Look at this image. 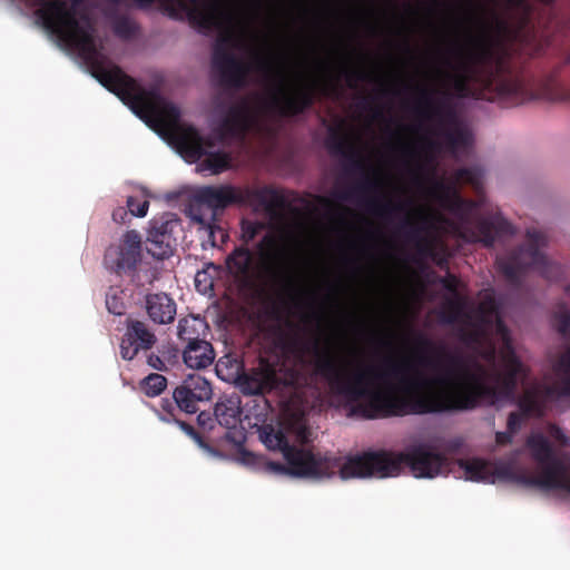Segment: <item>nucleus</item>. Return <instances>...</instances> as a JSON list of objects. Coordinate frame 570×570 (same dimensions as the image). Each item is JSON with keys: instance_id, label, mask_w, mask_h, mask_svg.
I'll return each mask as SVG.
<instances>
[{"instance_id": "obj_1", "label": "nucleus", "mask_w": 570, "mask_h": 570, "mask_svg": "<svg viewBox=\"0 0 570 570\" xmlns=\"http://www.w3.org/2000/svg\"><path fill=\"white\" fill-rule=\"evenodd\" d=\"M505 341L501 354V368L491 372L474 361V373L468 371L466 358L458 351H450L444 343H435L421 332H413L421 351L434 357H422V363L444 372L430 381L409 380L407 363L385 360L382 366L347 370L340 365L327 350L313 344L297 343L299 362L312 355V374L323 380L328 394L338 400L352 416L379 420L409 414H433L472 411L482 405L494 406L514 401L518 386L528 377V371L509 344V330L497 316L493 330Z\"/></svg>"}, {"instance_id": "obj_2", "label": "nucleus", "mask_w": 570, "mask_h": 570, "mask_svg": "<svg viewBox=\"0 0 570 570\" xmlns=\"http://www.w3.org/2000/svg\"><path fill=\"white\" fill-rule=\"evenodd\" d=\"M453 52L459 61L455 66L446 63L452 71L442 73L445 88L438 91L439 97L433 98L426 89L420 91V101L424 105L421 115L438 122L451 153L471 144V134L459 124L454 98L517 106L537 99L554 100L559 96L557 73L538 82L525 81L514 72L509 51L494 48L489 40L480 41L476 49L469 52L455 46Z\"/></svg>"}, {"instance_id": "obj_3", "label": "nucleus", "mask_w": 570, "mask_h": 570, "mask_svg": "<svg viewBox=\"0 0 570 570\" xmlns=\"http://www.w3.org/2000/svg\"><path fill=\"white\" fill-rule=\"evenodd\" d=\"M115 95L156 130L168 135L190 158L198 160L205 156L203 166L213 174H220L229 167L230 157L225 151L206 153V141L199 131L180 122V110L166 100L157 89H146L134 78Z\"/></svg>"}, {"instance_id": "obj_4", "label": "nucleus", "mask_w": 570, "mask_h": 570, "mask_svg": "<svg viewBox=\"0 0 570 570\" xmlns=\"http://www.w3.org/2000/svg\"><path fill=\"white\" fill-rule=\"evenodd\" d=\"M26 2L37 8L36 17L46 30L78 50L89 66L91 75L110 92L116 94L122 86L130 83V76L118 66L106 61V57L97 45L95 24L87 14L77 19L76 11L63 0H26Z\"/></svg>"}, {"instance_id": "obj_5", "label": "nucleus", "mask_w": 570, "mask_h": 570, "mask_svg": "<svg viewBox=\"0 0 570 570\" xmlns=\"http://www.w3.org/2000/svg\"><path fill=\"white\" fill-rule=\"evenodd\" d=\"M538 474H529L519 464L520 449L511 451L494 464L497 478L546 491L558 490L570 493V454L558 452L542 433H531L525 440Z\"/></svg>"}, {"instance_id": "obj_6", "label": "nucleus", "mask_w": 570, "mask_h": 570, "mask_svg": "<svg viewBox=\"0 0 570 570\" xmlns=\"http://www.w3.org/2000/svg\"><path fill=\"white\" fill-rule=\"evenodd\" d=\"M403 466H407L415 478L432 479L449 471V459L426 443L410 445L399 453L368 451L345 460L342 479L395 476Z\"/></svg>"}, {"instance_id": "obj_7", "label": "nucleus", "mask_w": 570, "mask_h": 570, "mask_svg": "<svg viewBox=\"0 0 570 570\" xmlns=\"http://www.w3.org/2000/svg\"><path fill=\"white\" fill-rule=\"evenodd\" d=\"M255 199L272 216L291 208V202L283 190L265 186L258 189H242L232 185L203 186L197 188L189 204L190 218L208 232L212 246H216L215 234L224 240L227 233L216 225L217 210L232 205H243Z\"/></svg>"}, {"instance_id": "obj_8", "label": "nucleus", "mask_w": 570, "mask_h": 570, "mask_svg": "<svg viewBox=\"0 0 570 570\" xmlns=\"http://www.w3.org/2000/svg\"><path fill=\"white\" fill-rule=\"evenodd\" d=\"M429 195L441 208L460 220V224L453 228L458 237L466 243H481L485 247H492L497 238L512 236L515 233L513 225L501 213L480 217L476 219L474 227L469 226L471 213L476 204L473 200L462 198L452 184L434 180L429 189Z\"/></svg>"}, {"instance_id": "obj_9", "label": "nucleus", "mask_w": 570, "mask_h": 570, "mask_svg": "<svg viewBox=\"0 0 570 570\" xmlns=\"http://www.w3.org/2000/svg\"><path fill=\"white\" fill-rule=\"evenodd\" d=\"M264 227V224L261 222L243 219L239 237L242 244L235 246L225 258L226 272L240 294H249L256 291L257 281L276 286L283 292L289 293L295 288L296 282L294 277L281 268H272L264 264L263 271H257L255 254L248 245Z\"/></svg>"}, {"instance_id": "obj_10", "label": "nucleus", "mask_w": 570, "mask_h": 570, "mask_svg": "<svg viewBox=\"0 0 570 570\" xmlns=\"http://www.w3.org/2000/svg\"><path fill=\"white\" fill-rule=\"evenodd\" d=\"M284 59L275 60L271 56L255 55V68L267 80L277 79V86L269 92L265 108L279 117L292 118L304 114L315 104L318 94L331 96L336 91L332 81H305L295 86L284 85Z\"/></svg>"}, {"instance_id": "obj_11", "label": "nucleus", "mask_w": 570, "mask_h": 570, "mask_svg": "<svg viewBox=\"0 0 570 570\" xmlns=\"http://www.w3.org/2000/svg\"><path fill=\"white\" fill-rule=\"evenodd\" d=\"M142 239L135 230H127L118 242L110 244L104 255V265L107 271L119 276L129 277L132 285L142 287L153 284L155 274L142 268Z\"/></svg>"}, {"instance_id": "obj_12", "label": "nucleus", "mask_w": 570, "mask_h": 570, "mask_svg": "<svg viewBox=\"0 0 570 570\" xmlns=\"http://www.w3.org/2000/svg\"><path fill=\"white\" fill-rule=\"evenodd\" d=\"M286 464L269 462L268 469L277 474H288L297 478L321 480L331 478L336 473L342 478L345 462L341 456L330 452L315 453L308 449H287L282 452Z\"/></svg>"}, {"instance_id": "obj_13", "label": "nucleus", "mask_w": 570, "mask_h": 570, "mask_svg": "<svg viewBox=\"0 0 570 570\" xmlns=\"http://www.w3.org/2000/svg\"><path fill=\"white\" fill-rule=\"evenodd\" d=\"M225 0H137L141 9H150L159 3L171 18L185 13L189 21L202 32L208 33L220 27L225 16L223 2Z\"/></svg>"}, {"instance_id": "obj_14", "label": "nucleus", "mask_w": 570, "mask_h": 570, "mask_svg": "<svg viewBox=\"0 0 570 570\" xmlns=\"http://www.w3.org/2000/svg\"><path fill=\"white\" fill-rule=\"evenodd\" d=\"M547 244L544 233L538 229L527 230V243L519 246L504 257L497 259V267L504 278L512 285H519L523 273L528 268H543L548 264L547 256L541 248Z\"/></svg>"}, {"instance_id": "obj_15", "label": "nucleus", "mask_w": 570, "mask_h": 570, "mask_svg": "<svg viewBox=\"0 0 570 570\" xmlns=\"http://www.w3.org/2000/svg\"><path fill=\"white\" fill-rule=\"evenodd\" d=\"M234 43L235 35L230 30L217 37L213 48L212 67L223 87L242 89L246 85L249 69L233 53Z\"/></svg>"}, {"instance_id": "obj_16", "label": "nucleus", "mask_w": 570, "mask_h": 570, "mask_svg": "<svg viewBox=\"0 0 570 570\" xmlns=\"http://www.w3.org/2000/svg\"><path fill=\"white\" fill-rule=\"evenodd\" d=\"M236 382L244 395L264 396L279 386L281 379L268 361L259 358L258 365L244 371Z\"/></svg>"}, {"instance_id": "obj_17", "label": "nucleus", "mask_w": 570, "mask_h": 570, "mask_svg": "<svg viewBox=\"0 0 570 570\" xmlns=\"http://www.w3.org/2000/svg\"><path fill=\"white\" fill-rule=\"evenodd\" d=\"M277 247V239L272 234H266L261 242L258 243V250L261 253L259 262L256 261V268L257 271H263V265L271 266L272 268H281L285 272H287L289 275H292L296 282L295 288L293 292H283L276 286H272L271 284H265L263 281H257V287L259 285L269 287L271 289L275 291L281 297H286L291 303L294 305H297L299 302L302 295L304 294L303 287L301 285L299 278L297 275L289 268V266L285 263V261L282 258L279 254H266L264 252L265 248H276Z\"/></svg>"}, {"instance_id": "obj_18", "label": "nucleus", "mask_w": 570, "mask_h": 570, "mask_svg": "<svg viewBox=\"0 0 570 570\" xmlns=\"http://www.w3.org/2000/svg\"><path fill=\"white\" fill-rule=\"evenodd\" d=\"M212 392V386L205 377L193 374L174 390L173 399L179 411L194 414L198 411V403L208 401Z\"/></svg>"}, {"instance_id": "obj_19", "label": "nucleus", "mask_w": 570, "mask_h": 570, "mask_svg": "<svg viewBox=\"0 0 570 570\" xmlns=\"http://www.w3.org/2000/svg\"><path fill=\"white\" fill-rule=\"evenodd\" d=\"M156 342L155 333L145 322L127 318L120 341V355L126 361H132L140 352L151 350Z\"/></svg>"}, {"instance_id": "obj_20", "label": "nucleus", "mask_w": 570, "mask_h": 570, "mask_svg": "<svg viewBox=\"0 0 570 570\" xmlns=\"http://www.w3.org/2000/svg\"><path fill=\"white\" fill-rule=\"evenodd\" d=\"M178 225L175 219L153 220L146 240V249L153 257L161 261L173 255L177 245L174 232Z\"/></svg>"}, {"instance_id": "obj_21", "label": "nucleus", "mask_w": 570, "mask_h": 570, "mask_svg": "<svg viewBox=\"0 0 570 570\" xmlns=\"http://www.w3.org/2000/svg\"><path fill=\"white\" fill-rule=\"evenodd\" d=\"M255 121V112L248 98L228 107L223 118L219 130L224 137H244Z\"/></svg>"}, {"instance_id": "obj_22", "label": "nucleus", "mask_w": 570, "mask_h": 570, "mask_svg": "<svg viewBox=\"0 0 570 570\" xmlns=\"http://www.w3.org/2000/svg\"><path fill=\"white\" fill-rule=\"evenodd\" d=\"M326 147L333 155L344 157L352 171L364 173L366 164L361 153L352 146L346 136L338 128H331L326 139Z\"/></svg>"}, {"instance_id": "obj_23", "label": "nucleus", "mask_w": 570, "mask_h": 570, "mask_svg": "<svg viewBox=\"0 0 570 570\" xmlns=\"http://www.w3.org/2000/svg\"><path fill=\"white\" fill-rule=\"evenodd\" d=\"M146 311L154 323L169 324L175 320L177 306L168 294L154 293L146 296Z\"/></svg>"}, {"instance_id": "obj_24", "label": "nucleus", "mask_w": 570, "mask_h": 570, "mask_svg": "<svg viewBox=\"0 0 570 570\" xmlns=\"http://www.w3.org/2000/svg\"><path fill=\"white\" fill-rule=\"evenodd\" d=\"M183 358L190 368H205L214 362L215 352L212 344L205 340L191 342L190 345H186Z\"/></svg>"}, {"instance_id": "obj_25", "label": "nucleus", "mask_w": 570, "mask_h": 570, "mask_svg": "<svg viewBox=\"0 0 570 570\" xmlns=\"http://www.w3.org/2000/svg\"><path fill=\"white\" fill-rule=\"evenodd\" d=\"M458 465L463 471L466 480L474 482H494V464L483 459H460Z\"/></svg>"}, {"instance_id": "obj_26", "label": "nucleus", "mask_w": 570, "mask_h": 570, "mask_svg": "<svg viewBox=\"0 0 570 570\" xmlns=\"http://www.w3.org/2000/svg\"><path fill=\"white\" fill-rule=\"evenodd\" d=\"M560 376L553 384L544 387L547 396H570V347L560 356L554 366Z\"/></svg>"}, {"instance_id": "obj_27", "label": "nucleus", "mask_w": 570, "mask_h": 570, "mask_svg": "<svg viewBox=\"0 0 570 570\" xmlns=\"http://www.w3.org/2000/svg\"><path fill=\"white\" fill-rule=\"evenodd\" d=\"M215 419L216 421L226 429H235L240 422L242 409L239 406V400L234 397H227L220 400L215 405Z\"/></svg>"}, {"instance_id": "obj_28", "label": "nucleus", "mask_w": 570, "mask_h": 570, "mask_svg": "<svg viewBox=\"0 0 570 570\" xmlns=\"http://www.w3.org/2000/svg\"><path fill=\"white\" fill-rule=\"evenodd\" d=\"M259 439L268 450L286 452L287 449H297L291 445L284 430L273 424H263L259 430Z\"/></svg>"}, {"instance_id": "obj_29", "label": "nucleus", "mask_w": 570, "mask_h": 570, "mask_svg": "<svg viewBox=\"0 0 570 570\" xmlns=\"http://www.w3.org/2000/svg\"><path fill=\"white\" fill-rule=\"evenodd\" d=\"M498 315H500L499 305L495 299L493 291H483L481 293V301L474 314H472V318H475L476 321H480L482 324H485L488 326H493Z\"/></svg>"}, {"instance_id": "obj_30", "label": "nucleus", "mask_w": 570, "mask_h": 570, "mask_svg": "<svg viewBox=\"0 0 570 570\" xmlns=\"http://www.w3.org/2000/svg\"><path fill=\"white\" fill-rule=\"evenodd\" d=\"M205 328L206 323L200 317L187 316L179 320L177 335L180 341L187 342V345H190L191 342L203 341L200 334Z\"/></svg>"}, {"instance_id": "obj_31", "label": "nucleus", "mask_w": 570, "mask_h": 570, "mask_svg": "<svg viewBox=\"0 0 570 570\" xmlns=\"http://www.w3.org/2000/svg\"><path fill=\"white\" fill-rule=\"evenodd\" d=\"M542 391L539 386H531L524 390L518 400L519 410L524 416H540L542 414Z\"/></svg>"}, {"instance_id": "obj_32", "label": "nucleus", "mask_w": 570, "mask_h": 570, "mask_svg": "<svg viewBox=\"0 0 570 570\" xmlns=\"http://www.w3.org/2000/svg\"><path fill=\"white\" fill-rule=\"evenodd\" d=\"M109 19L115 36L121 40H130L140 31L139 24L126 14L110 13Z\"/></svg>"}, {"instance_id": "obj_33", "label": "nucleus", "mask_w": 570, "mask_h": 570, "mask_svg": "<svg viewBox=\"0 0 570 570\" xmlns=\"http://www.w3.org/2000/svg\"><path fill=\"white\" fill-rule=\"evenodd\" d=\"M412 205V200L394 204L392 200L382 202L379 198H372L366 202L368 212L386 220L391 219L394 213L405 212Z\"/></svg>"}, {"instance_id": "obj_34", "label": "nucleus", "mask_w": 570, "mask_h": 570, "mask_svg": "<svg viewBox=\"0 0 570 570\" xmlns=\"http://www.w3.org/2000/svg\"><path fill=\"white\" fill-rule=\"evenodd\" d=\"M399 229L404 233L407 240L415 243L419 253L424 255L431 253L432 248L429 239L422 236V232L424 230L423 226H420L411 219H405L402 222Z\"/></svg>"}, {"instance_id": "obj_35", "label": "nucleus", "mask_w": 570, "mask_h": 570, "mask_svg": "<svg viewBox=\"0 0 570 570\" xmlns=\"http://www.w3.org/2000/svg\"><path fill=\"white\" fill-rule=\"evenodd\" d=\"M468 305L466 297L462 294L458 293L456 295H452L445 302V312L442 316V322L446 324H453L461 316L466 318L465 308Z\"/></svg>"}, {"instance_id": "obj_36", "label": "nucleus", "mask_w": 570, "mask_h": 570, "mask_svg": "<svg viewBox=\"0 0 570 570\" xmlns=\"http://www.w3.org/2000/svg\"><path fill=\"white\" fill-rule=\"evenodd\" d=\"M106 307L110 314L121 316L126 313L125 292L119 286H110L106 293Z\"/></svg>"}, {"instance_id": "obj_37", "label": "nucleus", "mask_w": 570, "mask_h": 570, "mask_svg": "<svg viewBox=\"0 0 570 570\" xmlns=\"http://www.w3.org/2000/svg\"><path fill=\"white\" fill-rule=\"evenodd\" d=\"M140 390L149 397L160 395L167 387V379L158 373H151L139 383Z\"/></svg>"}, {"instance_id": "obj_38", "label": "nucleus", "mask_w": 570, "mask_h": 570, "mask_svg": "<svg viewBox=\"0 0 570 570\" xmlns=\"http://www.w3.org/2000/svg\"><path fill=\"white\" fill-rule=\"evenodd\" d=\"M468 324L471 325V331H462V340L471 343H479L482 338L487 337L492 331L493 326L482 324L480 321L472 318V314H466Z\"/></svg>"}, {"instance_id": "obj_39", "label": "nucleus", "mask_w": 570, "mask_h": 570, "mask_svg": "<svg viewBox=\"0 0 570 570\" xmlns=\"http://www.w3.org/2000/svg\"><path fill=\"white\" fill-rule=\"evenodd\" d=\"M379 189V181L376 178H373L368 175H365L364 178L358 181L353 188L336 193L335 196L341 200H350L353 198L355 194H367L372 191H376Z\"/></svg>"}, {"instance_id": "obj_40", "label": "nucleus", "mask_w": 570, "mask_h": 570, "mask_svg": "<svg viewBox=\"0 0 570 570\" xmlns=\"http://www.w3.org/2000/svg\"><path fill=\"white\" fill-rule=\"evenodd\" d=\"M453 181L454 184H466L479 189L482 184V175L478 168L463 167L454 171Z\"/></svg>"}, {"instance_id": "obj_41", "label": "nucleus", "mask_w": 570, "mask_h": 570, "mask_svg": "<svg viewBox=\"0 0 570 570\" xmlns=\"http://www.w3.org/2000/svg\"><path fill=\"white\" fill-rule=\"evenodd\" d=\"M209 268L214 271H218L219 266L214 263H208L207 268L203 271H198L195 275V287L202 294H207L214 288V278L208 274Z\"/></svg>"}, {"instance_id": "obj_42", "label": "nucleus", "mask_w": 570, "mask_h": 570, "mask_svg": "<svg viewBox=\"0 0 570 570\" xmlns=\"http://www.w3.org/2000/svg\"><path fill=\"white\" fill-rule=\"evenodd\" d=\"M126 204L131 216L145 217L148 213L149 202L144 197L129 196Z\"/></svg>"}, {"instance_id": "obj_43", "label": "nucleus", "mask_w": 570, "mask_h": 570, "mask_svg": "<svg viewBox=\"0 0 570 570\" xmlns=\"http://www.w3.org/2000/svg\"><path fill=\"white\" fill-rule=\"evenodd\" d=\"M160 410L159 419L164 422H174L177 419L176 411L178 406L176 405L175 400L163 399L160 401Z\"/></svg>"}, {"instance_id": "obj_44", "label": "nucleus", "mask_w": 570, "mask_h": 570, "mask_svg": "<svg viewBox=\"0 0 570 570\" xmlns=\"http://www.w3.org/2000/svg\"><path fill=\"white\" fill-rule=\"evenodd\" d=\"M554 325L559 333L566 334L570 330V312L559 311L554 314Z\"/></svg>"}, {"instance_id": "obj_45", "label": "nucleus", "mask_w": 570, "mask_h": 570, "mask_svg": "<svg viewBox=\"0 0 570 570\" xmlns=\"http://www.w3.org/2000/svg\"><path fill=\"white\" fill-rule=\"evenodd\" d=\"M439 283L451 295H456L458 293H460L459 292L460 281L454 274H451L450 272L446 273V275L444 277H441L439 279Z\"/></svg>"}, {"instance_id": "obj_46", "label": "nucleus", "mask_w": 570, "mask_h": 570, "mask_svg": "<svg viewBox=\"0 0 570 570\" xmlns=\"http://www.w3.org/2000/svg\"><path fill=\"white\" fill-rule=\"evenodd\" d=\"M528 416H524L521 412H511L508 416L507 428L513 435L521 429L523 421Z\"/></svg>"}, {"instance_id": "obj_47", "label": "nucleus", "mask_w": 570, "mask_h": 570, "mask_svg": "<svg viewBox=\"0 0 570 570\" xmlns=\"http://www.w3.org/2000/svg\"><path fill=\"white\" fill-rule=\"evenodd\" d=\"M344 75L346 77V82L350 88H355L357 81L368 79V75L366 72L356 69H344Z\"/></svg>"}, {"instance_id": "obj_48", "label": "nucleus", "mask_w": 570, "mask_h": 570, "mask_svg": "<svg viewBox=\"0 0 570 570\" xmlns=\"http://www.w3.org/2000/svg\"><path fill=\"white\" fill-rule=\"evenodd\" d=\"M549 435L556 442H558L562 446H568L570 444V439L564 434L563 430L556 424H551L548 429Z\"/></svg>"}, {"instance_id": "obj_49", "label": "nucleus", "mask_w": 570, "mask_h": 570, "mask_svg": "<svg viewBox=\"0 0 570 570\" xmlns=\"http://www.w3.org/2000/svg\"><path fill=\"white\" fill-rule=\"evenodd\" d=\"M147 364L157 371H166L167 370L166 363L163 361V358L159 355L154 354V353H151L147 356Z\"/></svg>"}, {"instance_id": "obj_50", "label": "nucleus", "mask_w": 570, "mask_h": 570, "mask_svg": "<svg viewBox=\"0 0 570 570\" xmlns=\"http://www.w3.org/2000/svg\"><path fill=\"white\" fill-rule=\"evenodd\" d=\"M513 434L509 431L507 432H497L495 433V443L499 446L509 445L513 442Z\"/></svg>"}, {"instance_id": "obj_51", "label": "nucleus", "mask_w": 570, "mask_h": 570, "mask_svg": "<svg viewBox=\"0 0 570 570\" xmlns=\"http://www.w3.org/2000/svg\"><path fill=\"white\" fill-rule=\"evenodd\" d=\"M129 210L127 207H117L114 212H112V219L118 223V224H124L126 223V219L129 215Z\"/></svg>"}, {"instance_id": "obj_52", "label": "nucleus", "mask_w": 570, "mask_h": 570, "mask_svg": "<svg viewBox=\"0 0 570 570\" xmlns=\"http://www.w3.org/2000/svg\"><path fill=\"white\" fill-rule=\"evenodd\" d=\"M197 422L202 428H213V419L209 413L200 412L197 416Z\"/></svg>"}, {"instance_id": "obj_53", "label": "nucleus", "mask_w": 570, "mask_h": 570, "mask_svg": "<svg viewBox=\"0 0 570 570\" xmlns=\"http://www.w3.org/2000/svg\"><path fill=\"white\" fill-rule=\"evenodd\" d=\"M108 2L115 7L124 6L126 8H136V9L142 10L138 6L137 0H108Z\"/></svg>"}, {"instance_id": "obj_54", "label": "nucleus", "mask_w": 570, "mask_h": 570, "mask_svg": "<svg viewBox=\"0 0 570 570\" xmlns=\"http://www.w3.org/2000/svg\"><path fill=\"white\" fill-rule=\"evenodd\" d=\"M175 423H177L179 425V428L187 434L189 435L190 438H193L197 431L194 429V426H191L190 424L179 420L178 417L174 421Z\"/></svg>"}, {"instance_id": "obj_55", "label": "nucleus", "mask_w": 570, "mask_h": 570, "mask_svg": "<svg viewBox=\"0 0 570 570\" xmlns=\"http://www.w3.org/2000/svg\"><path fill=\"white\" fill-rule=\"evenodd\" d=\"M416 213L422 224H428L430 222L431 215L428 214L423 208H419Z\"/></svg>"}, {"instance_id": "obj_56", "label": "nucleus", "mask_w": 570, "mask_h": 570, "mask_svg": "<svg viewBox=\"0 0 570 570\" xmlns=\"http://www.w3.org/2000/svg\"><path fill=\"white\" fill-rule=\"evenodd\" d=\"M484 358H485V361H488L489 363L494 364V360H495V350H494V347H490V348L484 353Z\"/></svg>"}, {"instance_id": "obj_57", "label": "nucleus", "mask_w": 570, "mask_h": 570, "mask_svg": "<svg viewBox=\"0 0 570 570\" xmlns=\"http://www.w3.org/2000/svg\"><path fill=\"white\" fill-rule=\"evenodd\" d=\"M200 448L203 449H207L208 445L207 443L205 442V440L203 439V436L197 432L193 438H191Z\"/></svg>"}, {"instance_id": "obj_58", "label": "nucleus", "mask_w": 570, "mask_h": 570, "mask_svg": "<svg viewBox=\"0 0 570 570\" xmlns=\"http://www.w3.org/2000/svg\"><path fill=\"white\" fill-rule=\"evenodd\" d=\"M317 202H318L322 206H324V207H326V208H328V207H331V206H332V202H331L328 198H326V197H318V198H317Z\"/></svg>"}, {"instance_id": "obj_59", "label": "nucleus", "mask_w": 570, "mask_h": 570, "mask_svg": "<svg viewBox=\"0 0 570 570\" xmlns=\"http://www.w3.org/2000/svg\"><path fill=\"white\" fill-rule=\"evenodd\" d=\"M402 151H403L405 155H410V156L414 155V150H413V148H411V147H410V146H407V145L403 146Z\"/></svg>"}, {"instance_id": "obj_60", "label": "nucleus", "mask_w": 570, "mask_h": 570, "mask_svg": "<svg viewBox=\"0 0 570 570\" xmlns=\"http://www.w3.org/2000/svg\"><path fill=\"white\" fill-rule=\"evenodd\" d=\"M368 106H370V101H368L366 98H364V99L362 100V102H361V107H362L363 109H367V107H368Z\"/></svg>"}, {"instance_id": "obj_61", "label": "nucleus", "mask_w": 570, "mask_h": 570, "mask_svg": "<svg viewBox=\"0 0 570 570\" xmlns=\"http://www.w3.org/2000/svg\"><path fill=\"white\" fill-rule=\"evenodd\" d=\"M70 1H71V3H72V7H71V8L75 10V7H76V6H78V4H80L83 0H70Z\"/></svg>"}, {"instance_id": "obj_62", "label": "nucleus", "mask_w": 570, "mask_h": 570, "mask_svg": "<svg viewBox=\"0 0 570 570\" xmlns=\"http://www.w3.org/2000/svg\"><path fill=\"white\" fill-rule=\"evenodd\" d=\"M563 65H570V52L564 57Z\"/></svg>"}, {"instance_id": "obj_63", "label": "nucleus", "mask_w": 570, "mask_h": 570, "mask_svg": "<svg viewBox=\"0 0 570 570\" xmlns=\"http://www.w3.org/2000/svg\"><path fill=\"white\" fill-rule=\"evenodd\" d=\"M381 116H382V110H381V109H376V110L374 111V117H375V118H379V117H381Z\"/></svg>"}, {"instance_id": "obj_64", "label": "nucleus", "mask_w": 570, "mask_h": 570, "mask_svg": "<svg viewBox=\"0 0 570 570\" xmlns=\"http://www.w3.org/2000/svg\"><path fill=\"white\" fill-rule=\"evenodd\" d=\"M566 293L570 296V284L566 287Z\"/></svg>"}]
</instances>
